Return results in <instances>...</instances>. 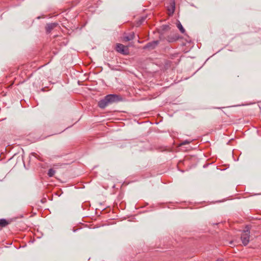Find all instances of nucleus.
I'll return each mask as SVG.
<instances>
[{"label": "nucleus", "mask_w": 261, "mask_h": 261, "mask_svg": "<svg viewBox=\"0 0 261 261\" xmlns=\"http://www.w3.org/2000/svg\"><path fill=\"white\" fill-rule=\"evenodd\" d=\"M122 100V98L116 94H109L100 99L98 102V106L101 109H105L109 105L117 102Z\"/></svg>", "instance_id": "f257e3e1"}, {"label": "nucleus", "mask_w": 261, "mask_h": 261, "mask_svg": "<svg viewBox=\"0 0 261 261\" xmlns=\"http://www.w3.org/2000/svg\"><path fill=\"white\" fill-rule=\"evenodd\" d=\"M241 239L244 246H246L249 243L250 241V227L248 226H246L245 229L242 233Z\"/></svg>", "instance_id": "f03ea898"}, {"label": "nucleus", "mask_w": 261, "mask_h": 261, "mask_svg": "<svg viewBox=\"0 0 261 261\" xmlns=\"http://www.w3.org/2000/svg\"><path fill=\"white\" fill-rule=\"evenodd\" d=\"M166 8L168 12V15L172 16L175 9V2L174 0H168L166 2Z\"/></svg>", "instance_id": "7ed1b4c3"}, {"label": "nucleus", "mask_w": 261, "mask_h": 261, "mask_svg": "<svg viewBox=\"0 0 261 261\" xmlns=\"http://www.w3.org/2000/svg\"><path fill=\"white\" fill-rule=\"evenodd\" d=\"M115 49L118 53L122 55H127L129 53L128 47L120 43L116 44Z\"/></svg>", "instance_id": "20e7f679"}, {"label": "nucleus", "mask_w": 261, "mask_h": 261, "mask_svg": "<svg viewBox=\"0 0 261 261\" xmlns=\"http://www.w3.org/2000/svg\"><path fill=\"white\" fill-rule=\"evenodd\" d=\"M180 38H181V37L179 36L178 33H173L168 35L166 39L168 42L172 43L176 42Z\"/></svg>", "instance_id": "39448f33"}, {"label": "nucleus", "mask_w": 261, "mask_h": 261, "mask_svg": "<svg viewBox=\"0 0 261 261\" xmlns=\"http://www.w3.org/2000/svg\"><path fill=\"white\" fill-rule=\"evenodd\" d=\"M160 41L159 40H155L151 42H149L147 43L143 48L144 49L152 50L159 45Z\"/></svg>", "instance_id": "423d86ee"}, {"label": "nucleus", "mask_w": 261, "mask_h": 261, "mask_svg": "<svg viewBox=\"0 0 261 261\" xmlns=\"http://www.w3.org/2000/svg\"><path fill=\"white\" fill-rule=\"evenodd\" d=\"M58 24L57 23H47L45 27V31L47 34H49L51 31L56 27H57Z\"/></svg>", "instance_id": "0eeeda50"}, {"label": "nucleus", "mask_w": 261, "mask_h": 261, "mask_svg": "<svg viewBox=\"0 0 261 261\" xmlns=\"http://www.w3.org/2000/svg\"><path fill=\"white\" fill-rule=\"evenodd\" d=\"M135 38V33L132 32L128 35H124L123 37V40L125 42H127L132 40Z\"/></svg>", "instance_id": "6e6552de"}, {"label": "nucleus", "mask_w": 261, "mask_h": 261, "mask_svg": "<svg viewBox=\"0 0 261 261\" xmlns=\"http://www.w3.org/2000/svg\"><path fill=\"white\" fill-rule=\"evenodd\" d=\"M11 221L5 219H0V227H5L10 223Z\"/></svg>", "instance_id": "1a4fd4ad"}, {"label": "nucleus", "mask_w": 261, "mask_h": 261, "mask_svg": "<svg viewBox=\"0 0 261 261\" xmlns=\"http://www.w3.org/2000/svg\"><path fill=\"white\" fill-rule=\"evenodd\" d=\"M176 26L181 33L184 34L185 33V30L183 28L182 24L179 21H178V23H177Z\"/></svg>", "instance_id": "9d476101"}, {"label": "nucleus", "mask_w": 261, "mask_h": 261, "mask_svg": "<svg viewBox=\"0 0 261 261\" xmlns=\"http://www.w3.org/2000/svg\"><path fill=\"white\" fill-rule=\"evenodd\" d=\"M55 173L56 171L54 169L50 168L48 171L47 175L49 177H53L55 175Z\"/></svg>", "instance_id": "9b49d317"}, {"label": "nucleus", "mask_w": 261, "mask_h": 261, "mask_svg": "<svg viewBox=\"0 0 261 261\" xmlns=\"http://www.w3.org/2000/svg\"><path fill=\"white\" fill-rule=\"evenodd\" d=\"M191 142V141H189L187 140H185L179 144V146H182V145H185L186 144H188L190 143Z\"/></svg>", "instance_id": "f8f14e48"}, {"label": "nucleus", "mask_w": 261, "mask_h": 261, "mask_svg": "<svg viewBox=\"0 0 261 261\" xmlns=\"http://www.w3.org/2000/svg\"><path fill=\"white\" fill-rule=\"evenodd\" d=\"M216 261H224L222 258H218Z\"/></svg>", "instance_id": "ddd939ff"}]
</instances>
